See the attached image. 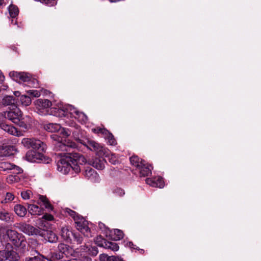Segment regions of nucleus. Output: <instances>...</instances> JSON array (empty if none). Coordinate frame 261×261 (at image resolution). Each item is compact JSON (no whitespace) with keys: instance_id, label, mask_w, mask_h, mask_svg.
I'll use <instances>...</instances> for the list:
<instances>
[{"instance_id":"nucleus-1","label":"nucleus","mask_w":261,"mask_h":261,"mask_svg":"<svg viewBox=\"0 0 261 261\" xmlns=\"http://www.w3.org/2000/svg\"><path fill=\"white\" fill-rule=\"evenodd\" d=\"M44 129L49 132H59L62 137L58 135L53 134L50 136L51 138L55 141V149L56 151H69L70 148H75L76 144L66 138L70 136V131L68 129L61 127L57 123H49L44 125Z\"/></svg>"},{"instance_id":"nucleus-2","label":"nucleus","mask_w":261,"mask_h":261,"mask_svg":"<svg viewBox=\"0 0 261 261\" xmlns=\"http://www.w3.org/2000/svg\"><path fill=\"white\" fill-rule=\"evenodd\" d=\"M72 148H70L69 151H62L63 152L58 153L61 159L58 162L57 169L62 174H68L71 169L76 173L80 172L81 169L77 164H82L86 162V159L83 155L79 156L77 159H73L71 153Z\"/></svg>"},{"instance_id":"nucleus-3","label":"nucleus","mask_w":261,"mask_h":261,"mask_svg":"<svg viewBox=\"0 0 261 261\" xmlns=\"http://www.w3.org/2000/svg\"><path fill=\"white\" fill-rule=\"evenodd\" d=\"M35 105L39 111L42 113L43 111L51 107V112L58 117H62L64 114V105L63 102L54 100L53 102L47 99H38L35 101Z\"/></svg>"},{"instance_id":"nucleus-4","label":"nucleus","mask_w":261,"mask_h":261,"mask_svg":"<svg viewBox=\"0 0 261 261\" xmlns=\"http://www.w3.org/2000/svg\"><path fill=\"white\" fill-rule=\"evenodd\" d=\"M77 141L91 150L95 151L98 155L105 156L107 158L111 163L116 164L118 162V159L114 154H110L109 150L107 148L98 144L94 141L89 139L81 140L79 139H77Z\"/></svg>"},{"instance_id":"nucleus-5","label":"nucleus","mask_w":261,"mask_h":261,"mask_svg":"<svg viewBox=\"0 0 261 261\" xmlns=\"http://www.w3.org/2000/svg\"><path fill=\"white\" fill-rule=\"evenodd\" d=\"M4 116L6 118L24 128H27L31 122V118L29 116L22 118V113L17 107L10 111L4 112Z\"/></svg>"},{"instance_id":"nucleus-6","label":"nucleus","mask_w":261,"mask_h":261,"mask_svg":"<svg viewBox=\"0 0 261 261\" xmlns=\"http://www.w3.org/2000/svg\"><path fill=\"white\" fill-rule=\"evenodd\" d=\"M64 211L73 219L75 227L79 231L87 237L91 236L88 222L84 217L68 208H65Z\"/></svg>"},{"instance_id":"nucleus-7","label":"nucleus","mask_w":261,"mask_h":261,"mask_svg":"<svg viewBox=\"0 0 261 261\" xmlns=\"http://www.w3.org/2000/svg\"><path fill=\"white\" fill-rule=\"evenodd\" d=\"M6 237L8 238L9 241L20 250L24 251L27 249V242L21 234L17 233L15 230L8 229L7 230L4 238ZM4 239H5V238Z\"/></svg>"},{"instance_id":"nucleus-8","label":"nucleus","mask_w":261,"mask_h":261,"mask_svg":"<svg viewBox=\"0 0 261 261\" xmlns=\"http://www.w3.org/2000/svg\"><path fill=\"white\" fill-rule=\"evenodd\" d=\"M10 77L14 81L20 83H26L24 84V86H28L29 87H35L36 80L32 79L31 76L28 73L25 72H19L17 71H11L9 73Z\"/></svg>"},{"instance_id":"nucleus-9","label":"nucleus","mask_w":261,"mask_h":261,"mask_svg":"<svg viewBox=\"0 0 261 261\" xmlns=\"http://www.w3.org/2000/svg\"><path fill=\"white\" fill-rule=\"evenodd\" d=\"M63 109L65 110L64 114L62 116L69 115L74 117L81 122H85L87 120V116L82 112L77 111L75 108L70 105H65Z\"/></svg>"},{"instance_id":"nucleus-10","label":"nucleus","mask_w":261,"mask_h":261,"mask_svg":"<svg viewBox=\"0 0 261 261\" xmlns=\"http://www.w3.org/2000/svg\"><path fill=\"white\" fill-rule=\"evenodd\" d=\"M19 258V255L12 249V246L9 243L7 244L4 250L0 251V261H17Z\"/></svg>"},{"instance_id":"nucleus-11","label":"nucleus","mask_w":261,"mask_h":261,"mask_svg":"<svg viewBox=\"0 0 261 261\" xmlns=\"http://www.w3.org/2000/svg\"><path fill=\"white\" fill-rule=\"evenodd\" d=\"M0 170L1 171H9L14 170L13 173L15 174H19L21 173L22 169L19 167L8 162H0Z\"/></svg>"},{"instance_id":"nucleus-12","label":"nucleus","mask_w":261,"mask_h":261,"mask_svg":"<svg viewBox=\"0 0 261 261\" xmlns=\"http://www.w3.org/2000/svg\"><path fill=\"white\" fill-rule=\"evenodd\" d=\"M85 176L92 182H98L99 176L96 172L90 167L86 168L85 171Z\"/></svg>"},{"instance_id":"nucleus-13","label":"nucleus","mask_w":261,"mask_h":261,"mask_svg":"<svg viewBox=\"0 0 261 261\" xmlns=\"http://www.w3.org/2000/svg\"><path fill=\"white\" fill-rule=\"evenodd\" d=\"M40 236L44 237V239L50 243L56 242L58 239L57 237L52 231L41 229Z\"/></svg>"},{"instance_id":"nucleus-14","label":"nucleus","mask_w":261,"mask_h":261,"mask_svg":"<svg viewBox=\"0 0 261 261\" xmlns=\"http://www.w3.org/2000/svg\"><path fill=\"white\" fill-rule=\"evenodd\" d=\"M25 158L29 162H37L40 160H42L43 154L40 152L30 150L27 153Z\"/></svg>"},{"instance_id":"nucleus-15","label":"nucleus","mask_w":261,"mask_h":261,"mask_svg":"<svg viewBox=\"0 0 261 261\" xmlns=\"http://www.w3.org/2000/svg\"><path fill=\"white\" fill-rule=\"evenodd\" d=\"M146 182L153 187L162 188L164 186V182L161 177H155L153 178H147Z\"/></svg>"},{"instance_id":"nucleus-16","label":"nucleus","mask_w":261,"mask_h":261,"mask_svg":"<svg viewBox=\"0 0 261 261\" xmlns=\"http://www.w3.org/2000/svg\"><path fill=\"white\" fill-rule=\"evenodd\" d=\"M0 126L2 129L11 135L16 136H21L22 135L21 132L17 130L13 126L2 123L0 124Z\"/></svg>"},{"instance_id":"nucleus-17","label":"nucleus","mask_w":261,"mask_h":261,"mask_svg":"<svg viewBox=\"0 0 261 261\" xmlns=\"http://www.w3.org/2000/svg\"><path fill=\"white\" fill-rule=\"evenodd\" d=\"M97 245L100 247H104L106 249H111L114 251H117L119 249V246L116 243L108 242L105 239H102L101 243H97Z\"/></svg>"},{"instance_id":"nucleus-18","label":"nucleus","mask_w":261,"mask_h":261,"mask_svg":"<svg viewBox=\"0 0 261 261\" xmlns=\"http://www.w3.org/2000/svg\"><path fill=\"white\" fill-rule=\"evenodd\" d=\"M31 148L39 151H44L46 149V145L41 141L33 139Z\"/></svg>"},{"instance_id":"nucleus-19","label":"nucleus","mask_w":261,"mask_h":261,"mask_svg":"<svg viewBox=\"0 0 261 261\" xmlns=\"http://www.w3.org/2000/svg\"><path fill=\"white\" fill-rule=\"evenodd\" d=\"M89 164L98 170H102L105 168V162L103 160L95 159L89 161Z\"/></svg>"},{"instance_id":"nucleus-20","label":"nucleus","mask_w":261,"mask_h":261,"mask_svg":"<svg viewBox=\"0 0 261 261\" xmlns=\"http://www.w3.org/2000/svg\"><path fill=\"white\" fill-rule=\"evenodd\" d=\"M14 211L16 214L21 217H23L27 214V208L22 205L17 204L14 207Z\"/></svg>"},{"instance_id":"nucleus-21","label":"nucleus","mask_w":261,"mask_h":261,"mask_svg":"<svg viewBox=\"0 0 261 261\" xmlns=\"http://www.w3.org/2000/svg\"><path fill=\"white\" fill-rule=\"evenodd\" d=\"M41 229L36 228L33 226L27 225L24 227V232L29 235H39Z\"/></svg>"},{"instance_id":"nucleus-22","label":"nucleus","mask_w":261,"mask_h":261,"mask_svg":"<svg viewBox=\"0 0 261 261\" xmlns=\"http://www.w3.org/2000/svg\"><path fill=\"white\" fill-rule=\"evenodd\" d=\"M138 169L139 171L141 176H148L151 173L152 168L151 166L148 165L145 163V166L142 165L140 168H138Z\"/></svg>"},{"instance_id":"nucleus-23","label":"nucleus","mask_w":261,"mask_h":261,"mask_svg":"<svg viewBox=\"0 0 261 261\" xmlns=\"http://www.w3.org/2000/svg\"><path fill=\"white\" fill-rule=\"evenodd\" d=\"M130 162L132 165L135 166L137 168H140L142 165L143 166L145 165V162L144 160L140 159L138 156L135 155L130 158Z\"/></svg>"},{"instance_id":"nucleus-24","label":"nucleus","mask_w":261,"mask_h":261,"mask_svg":"<svg viewBox=\"0 0 261 261\" xmlns=\"http://www.w3.org/2000/svg\"><path fill=\"white\" fill-rule=\"evenodd\" d=\"M28 209L31 215H40L42 213V210L35 204H29Z\"/></svg>"},{"instance_id":"nucleus-25","label":"nucleus","mask_w":261,"mask_h":261,"mask_svg":"<svg viewBox=\"0 0 261 261\" xmlns=\"http://www.w3.org/2000/svg\"><path fill=\"white\" fill-rule=\"evenodd\" d=\"M58 249L60 251V253L58 256L57 254H56V258L57 259H60L63 257V255L67 256L68 255V247L67 246L64 244H60L58 246Z\"/></svg>"},{"instance_id":"nucleus-26","label":"nucleus","mask_w":261,"mask_h":261,"mask_svg":"<svg viewBox=\"0 0 261 261\" xmlns=\"http://www.w3.org/2000/svg\"><path fill=\"white\" fill-rule=\"evenodd\" d=\"M16 100L12 96L7 95L4 97L2 100V104L4 106H12L15 108Z\"/></svg>"},{"instance_id":"nucleus-27","label":"nucleus","mask_w":261,"mask_h":261,"mask_svg":"<svg viewBox=\"0 0 261 261\" xmlns=\"http://www.w3.org/2000/svg\"><path fill=\"white\" fill-rule=\"evenodd\" d=\"M16 151V149L14 146H6L3 148L1 153L2 155L9 156L14 154Z\"/></svg>"},{"instance_id":"nucleus-28","label":"nucleus","mask_w":261,"mask_h":261,"mask_svg":"<svg viewBox=\"0 0 261 261\" xmlns=\"http://www.w3.org/2000/svg\"><path fill=\"white\" fill-rule=\"evenodd\" d=\"M73 234L68 227H63L61 229V236L65 240H70Z\"/></svg>"},{"instance_id":"nucleus-29","label":"nucleus","mask_w":261,"mask_h":261,"mask_svg":"<svg viewBox=\"0 0 261 261\" xmlns=\"http://www.w3.org/2000/svg\"><path fill=\"white\" fill-rule=\"evenodd\" d=\"M0 220L6 222L11 221V215L6 210L0 211Z\"/></svg>"},{"instance_id":"nucleus-30","label":"nucleus","mask_w":261,"mask_h":261,"mask_svg":"<svg viewBox=\"0 0 261 261\" xmlns=\"http://www.w3.org/2000/svg\"><path fill=\"white\" fill-rule=\"evenodd\" d=\"M112 235H114L113 239L115 240H119L123 238V232L118 229H115L111 231Z\"/></svg>"},{"instance_id":"nucleus-31","label":"nucleus","mask_w":261,"mask_h":261,"mask_svg":"<svg viewBox=\"0 0 261 261\" xmlns=\"http://www.w3.org/2000/svg\"><path fill=\"white\" fill-rule=\"evenodd\" d=\"M9 13L12 18H15L18 14L19 10L17 6L11 5L8 8Z\"/></svg>"},{"instance_id":"nucleus-32","label":"nucleus","mask_w":261,"mask_h":261,"mask_svg":"<svg viewBox=\"0 0 261 261\" xmlns=\"http://www.w3.org/2000/svg\"><path fill=\"white\" fill-rule=\"evenodd\" d=\"M39 200L43 203L45 207L48 210H53V206L49 202L46 197L40 195L39 196Z\"/></svg>"},{"instance_id":"nucleus-33","label":"nucleus","mask_w":261,"mask_h":261,"mask_svg":"<svg viewBox=\"0 0 261 261\" xmlns=\"http://www.w3.org/2000/svg\"><path fill=\"white\" fill-rule=\"evenodd\" d=\"M20 101L22 105L24 106H29L32 102L30 97L25 95H22L20 97Z\"/></svg>"},{"instance_id":"nucleus-34","label":"nucleus","mask_w":261,"mask_h":261,"mask_svg":"<svg viewBox=\"0 0 261 261\" xmlns=\"http://www.w3.org/2000/svg\"><path fill=\"white\" fill-rule=\"evenodd\" d=\"M20 180V177L18 175H10L7 178V181L9 184L17 182Z\"/></svg>"},{"instance_id":"nucleus-35","label":"nucleus","mask_w":261,"mask_h":261,"mask_svg":"<svg viewBox=\"0 0 261 261\" xmlns=\"http://www.w3.org/2000/svg\"><path fill=\"white\" fill-rule=\"evenodd\" d=\"M21 195L23 199L28 200L33 196V193L30 190H23L21 192Z\"/></svg>"},{"instance_id":"nucleus-36","label":"nucleus","mask_w":261,"mask_h":261,"mask_svg":"<svg viewBox=\"0 0 261 261\" xmlns=\"http://www.w3.org/2000/svg\"><path fill=\"white\" fill-rule=\"evenodd\" d=\"M104 137L108 140V143L109 144L111 145H115L116 144V140L114 138V136L109 132L108 134H105Z\"/></svg>"},{"instance_id":"nucleus-37","label":"nucleus","mask_w":261,"mask_h":261,"mask_svg":"<svg viewBox=\"0 0 261 261\" xmlns=\"http://www.w3.org/2000/svg\"><path fill=\"white\" fill-rule=\"evenodd\" d=\"M33 139L25 138L22 139L21 144L26 148H30L31 147L33 143Z\"/></svg>"},{"instance_id":"nucleus-38","label":"nucleus","mask_w":261,"mask_h":261,"mask_svg":"<svg viewBox=\"0 0 261 261\" xmlns=\"http://www.w3.org/2000/svg\"><path fill=\"white\" fill-rule=\"evenodd\" d=\"M92 130L93 132H94L95 133H97V134L100 133V134H102L103 135V136L105 135V134H108V130L106 129L105 128L97 127V128H92Z\"/></svg>"},{"instance_id":"nucleus-39","label":"nucleus","mask_w":261,"mask_h":261,"mask_svg":"<svg viewBox=\"0 0 261 261\" xmlns=\"http://www.w3.org/2000/svg\"><path fill=\"white\" fill-rule=\"evenodd\" d=\"M27 93L34 97H39L41 95L40 92L37 90H28Z\"/></svg>"},{"instance_id":"nucleus-40","label":"nucleus","mask_w":261,"mask_h":261,"mask_svg":"<svg viewBox=\"0 0 261 261\" xmlns=\"http://www.w3.org/2000/svg\"><path fill=\"white\" fill-rule=\"evenodd\" d=\"M25 261H45L42 256L39 255L32 257H27Z\"/></svg>"},{"instance_id":"nucleus-41","label":"nucleus","mask_w":261,"mask_h":261,"mask_svg":"<svg viewBox=\"0 0 261 261\" xmlns=\"http://www.w3.org/2000/svg\"><path fill=\"white\" fill-rule=\"evenodd\" d=\"M113 193L115 194L117 196L121 197L123 196L125 194L124 190L119 188H116L113 191Z\"/></svg>"},{"instance_id":"nucleus-42","label":"nucleus","mask_w":261,"mask_h":261,"mask_svg":"<svg viewBox=\"0 0 261 261\" xmlns=\"http://www.w3.org/2000/svg\"><path fill=\"white\" fill-rule=\"evenodd\" d=\"M14 195L11 193H7L6 195L5 202L11 201L14 199Z\"/></svg>"},{"instance_id":"nucleus-43","label":"nucleus","mask_w":261,"mask_h":261,"mask_svg":"<svg viewBox=\"0 0 261 261\" xmlns=\"http://www.w3.org/2000/svg\"><path fill=\"white\" fill-rule=\"evenodd\" d=\"M110 256L106 254H101L99 255V258L100 261H108Z\"/></svg>"},{"instance_id":"nucleus-44","label":"nucleus","mask_w":261,"mask_h":261,"mask_svg":"<svg viewBox=\"0 0 261 261\" xmlns=\"http://www.w3.org/2000/svg\"><path fill=\"white\" fill-rule=\"evenodd\" d=\"M75 241L78 243L81 244L82 242V238L80 237L79 234H73Z\"/></svg>"},{"instance_id":"nucleus-45","label":"nucleus","mask_w":261,"mask_h":261,"mask_svg":"<svg viewBox=\"0 0 261 261\" xmlns=\"http://www.w3.org/2000/svg\"><path fill=\"white\" fill-rule=\"evenodd\" d=\"M42 219L47 221H52L54 219V217L50 214H46L43 216Z\"/></svg>"},{"instance_id":"nucleus-46","label":"nucleus","mask_w":261,"mask_h":261,"mask_svg":"<svg viewBox=\"0 0 261 261\" xmlns=\"http://www.w3.org/2000/svg\"><path fill=\"white\" fill-rule=\"evenodd\" d=\"M108 261H120V258L114 256L109 257Z\"/></svg>"},{"instance_id":"nucleus-47","label":"nucleus","mask_w":261,"mask_h":261,"mask_svg":"<svg viewBox=\"0 0 261 261\" xmlns=\"http://www.w3.org/2000/svg\"><path fill=\"white\" fill-rule=\"evenodd\" d=\"M8 2V0H0V6H5Z\"/></svg>"},{"instance_id":"nucleus-48","label":"nucleus","mask_w":261,"mask_h":261,"mask_svg":"<svg viewBox=\"0 0 261 261\" xmlns=\"http://www.w3.org/2000/svg\"><path fill=\"white\" fill-rule=\"evenodd\" d=\"M102 239H103L101 238V237L96 238V239L95 240V243L97 245V243H101Z\"/></svg>"},{"instance_id":"nucleus-49","label":"nucleus","mask_w":261,"mask_h":261,"mask_svg":"<svg viewBox=\"0 0 261 261\" xmlns=\"http://www.w3.org/2000/svg\"><path fill=\"white\" fill-rule=\"evenodd\" d=\"M14 94L16 97H20V92L18 91L14 92Z\"/></svg>"},{"instance_id":"nucleus-50","label":"nucleus","mask_w":261,"mask_h":261,"mask_svg":"<svg viewBox=\"0 0 261 261\" xmlns=\"http://www.w3.org/2000/svg\"><path fill=\"white\" fill-rule=\"evenodd\" d=\"M126 245L128 246V247H129L130 248H134L133 247V244L132 243V242H128L126 244Z\"/></svg>"},{"instance_id":"nucleus-51","label":"nucleus","mask_w":261,"mask_h":261,"mask_svg":"<svg viewBox=\"0 0 261 261\" xmlns=\"http://www.w3.org/2000/svg\"><path fill=\"white\" fill-rule=\"evenodd\" d=\"M8 88V86L7 85H3L2 89L3 90H7Z\"/></svg>"},{"instance_id":"nucleus-52","label":"nucleus","mask_w":261,"mask_h":261,"mask_svg":"<svg viewBox=\"0 0 261 261\" xmlns=\"http://www.w3.org/2000/svg\"><path fill=\"white\" fill-rule=\"evenodd\" d=\"M120 261H124V260H123L121 258H120Z\"/></svg>"}]
</instances>
